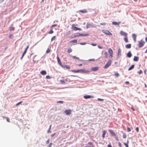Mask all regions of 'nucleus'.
<instances>
[{
  "mask_svg": "<svg viewBox=\"0 0 147 147\" xmlns=\"http://www.w3.org/2000/svg\"><path fill=\"white\" fill-rule=\"evenodd\" d=\"M132 36L134 41H136V34H132Z\"/></svg>",
  "mask_w": 147,
  "mask_h": 147,
  "instance_id": "2eb2a0df",
  "label": "nucleus"
},
{
  "mask_svg": "<svg viewBox=\"0 0 147 147\" xmlns=\"http://www.w3.org/2000/svg\"><path fill=\"white\" fill-rule=\"evenodd\" d=\"M22 102V101H20L19 102H18V103H17V104H16V106H17L18 105H19L20 104H21V103Z\"/></svg>",
  "mask_w": 147,
  "mask_h": 147,
  "instance_id": "a19ab883",
  "label": "nucleus"
},
{
  "mask_svg": "<svg viewBox=\"0 0 147 147\" xmlns=\"http://www.w3.org/2000/svg\"><path fill=\"white\" fill-rule=\"evenodd\" d=\"M13 36V35L12 34H11L9 35V37L10 38H11V37Z\"/></svg>",
  "mask_w": 147,
  "mask_h": 147,
  "instance_id": "680f3d73",
  "label": "nucleus"
},
{
  "mask_svg": "<svg viewBox=\"0 0 147 147\" xmlns=\"http://www.w3.org/2000/svg\"><path fill=\"white\" fill-rule=\"evenodd\" d=\"M79 11L82 13H87V11L86 9L79 10Z\"/></svg>",
  "mask_w": 147,
  "mask_h": 147,
  "instance_id": "f3484780",
  "label": "nucleus"
},
{
  "mask_svg": "<svg viewBox=\"0 0 147 147\" xmlns=\"http://www.w3.org/2000/svg\"><path fill=\"white\" fill-rule=\"evenodd\" d=\"M40 73L42 75H45L47 74V72L45 70H42L40 71Z\"/></svg>",
  "mask_w": 147,
  "mask_h": 147,
  "instance_id": "a211bd4d",
  "label": "nucleus"
},
{
  "mask_svg": "<svg viewBox=\"0 0 147 147\" xmlns=\"http://www.w3.org/2000/svg\"><path fill=\"white\" fill-rule=\"evenodd\" d=\"M145 43V42L143 40H141L139 42L138 46L139 48H141L144 45Z\"/></svg>",
  "mask_w": 147,
  "mask_h": 147,
  "instance_id": "f03ea898",
  "label": "nucleus"
},
{
  "mask_svg": "<svg viewBox=\"0 0 147 147\" xmlns=\"http://www.w3.org/2000/svg\"><path fill=\"white\" fill-rule=\"evenodd\" d=\"M118 52V54L121 53V50L120 49H119Z\"/></svg>",
  "mask_w": 147,
  "mask_h": 147,
  "instance_id": "6e6d98bb",
  "label": "nucleus"
},
{
  "mask_svg": "<svg viewBox=\"0 0 147 147\" xmlns=\"http://www.w3.org/2000/svg\"><path fill=\"white\" fill-rule=\"evenodd\" d=\"M131 54L130 51L127 54V56L128 57H130L131 56Z\"/></svg>",
  "mask_w": 147,
  "mask_h": 147,
  "instance_id": "aec40b11",
  "label": "nucleus"
},
{
  "mask_svg": "<svg viewBox=\"0 0 147 147\" xmlns=\"http://www.w3.org/2000/svg\"><path fill=\"white\" fill-rule=\"evenodd\" d=\"M5 118L6 119L7 121L9 122H10L9 119V118L8 117H5Z\"/></svg>",
  "mask_w": 147,
  "mask_h": 147,
  "instance_id": "4c0bfd02",
  "label": "nucleus"
},
{
  "mask_svg": "<svg viewBox=\"0 0 147 147\" xmlns=\"http://www.w3.org/2000/svg\"><path fill=\"white\" fill-rule=\"evenodd\" d=\"M50 50L49 49H47V51L46 53H48L49 52H50Z\"/></svg>",
  "mask_w": 147,
  "mask_h": 147,
  "instance_id": "37998d69",
  "label": "nucleus"
},
{
  "mask_svg": "<svg viewBox=\"0 0 147 147\" xmlns=\"http://www.w3.org/2000/svg\"><path fill=\"white\" fill-rule=\"evenodd\" d=\"M134 65H131V66L129 67V68L128 69L129 70H130L133 69L134 67Z\"/></svg>",
  "mask_w": 147,
  "mask_h": 147,
  "instance_id": "b1692460",
  "label": "nucleus"
},
{
  "mask_svg": "<svg viewBox=\"0 0 147 147\" xmlns=\"http://www.w3.org/2000/svg\"><path fill=\"white\" fill-rule=\"evenodd\" d=\"M98 47L100 49H102L103 48L102 47H100V46L99 45H98Z\"/></svg>",
  "mask_w": 147,
  "mask_h": 147,
  "instance_id": "4d7b16f0",
  "label": "nucleus"
},
{
  "mask_svg": "<svg viewBox=\"0 0 147 147\" xmlns=\"http://www.w3.org/2000/svg\"><path fill=\"white\" fill-rule=\"evenodd\" d=\"M52 145V143L51 142V143H50V144H49V147H51Z\"/></svg>",
  "mask_w": 147,
  "mask_h": 147,
  "instance_id": "09e8293b",
  "label": "nucleus"
},
{
  "mask_svg": "<svg viewBox=\"0 0 147 147\" xmlns=\"http://www.w3.org/2000/svg\"><path fill=\"white\" fill-rule=\"evenodd\" d=\"M62 67L63 68H66V69H69L70 68V67L69 66L67 65H63V67Z\"/></svg>",
  "mask_w": 147,
  "mask_h": 147,
  "instance_id": "dca6fc26",
  "label": "nucleus"
},
{
  "mask_svg": "<svg viewBox=\"0 0 147 147\" xmlns=\"http://www.w3.org/2000/svg\"><path fill=\"white\" fill-rule=\"evenodd\" d=\"M127 130L129 132H130L131 131L130 128L129 127H127Z\"/></svg>",
  "mask_w": 147,
  "mask_h": 147,
  "instance_id": "58836bf2",
  "label": "nucleus"
},
{
  "mask_svg": "<svg viewBox=\"0 0 147 147\" xmlns=\"http://www.w3.org/2000/svg\"><path fill=\"white\" fill-rule=\"evenodd\" d=\"M55 133H54V134H52L51 135V136L52 137H53V136L55 135Z\"/></svg>",
  "mask_w": 147,
  "mask_h": 147,
  "instance_id": "69168bd1",
  "label": "nucleus"
},
{
  "mask_svg": "<svg viewBox=\"0 0 147 147\" xmlns=\"http://www.w3.org/2000/svg\"><path fill=\"white\" fill-rule=\"evenodd\" d=\"M115 76L116 77H118L119 75V74L118 73H115Z\"/></svg>",
  "mask_w": 147,
  "mask_h": 147,
  "instance_id": "c9c22d12",
  "label": "nucleus"
},
{
  "mask_svg": "<svg viewBox=\"0 0 147 147\" xmlns=\"http://www.w3.org/2000/svg\"><path fill=\"white\" fill-rule=\"evenodd\" d=\"M118 145L119 147H122L121 144L120 142H118Z\"/></svg>",
  "mask_w": 147,
  "mask_h": 147,
  "instance_id": "a18cd8bd",
  "label": "nucleus"
},
{
  "mask_svg": "<svg viewBox=\"0 0 147 147\" xmlns=\"http://www.w3.org/2000/svg\"><path fill=\"white\" fill-rule=\"evenodd\" d=\"M71 111L70 109L66 110L64 112L66 115H70L71 113Z\"/></svg>",
  "mask_w": 147,
  "mask_h": 147,
  "instance_id": "423d86ee",
  "label": "nucleus"
},
{
  "mask_svg": "<svg viewBox=\"0 0 147 147\" xmlns=\"http://www.w3.org/2000/svg\"><path fill=\"white\" fill-rule=\"evenodd\" d=\"M138 59H139V57H136V56H135L134 57V61H138Z\"/></svg>",
  "mask_w": 147,
  "mask_h": 147,
  "instance_id": "4be33fe9",
  "label": "nucleus"
},
{
  "mask_svg": "<svg viewBox=\"0 0 147 147\" xmlns=\"http://www.w3.org/2000/svg\"><path fill=\"white\" fill-rule=\"evenodd\" d=\"M111 60H109L105 66L104 68L105 69L107 68L111 65Z\"/></svg>",
  "mask_w": 147,
  "mask_h": 147,
  "instance_id": "20e7f679",
  "label": "nucleus"
},
{
  "mask_svg": "<svg viewBox=\"0 0 147 147\" xmlns=\"http://www.w3.org/2000/svg\"><path fill=\"white\" fill-rule=\"evenodd\" d=\"M80 45H85L86 44V43H80Z\"/></svg>",
  "mask_w": 147,
  "mask_h": 147,
  "instance_id": "5fc2aeb1",
  "label": "nucleus"
},
{
  "mask_svg": "<svg viewBox=\"0 0 147 147\" xmlns=\"http://www.w3.org/2000/svg\"><path fill=\"white\" fill-rule=\"evenodd\" d=\"M72 57L74 59H79V57H76L75 56H73Z\"/></svg>",
  "mask_w": 147,
  "mask_h": 147,
  "instance_id": "2f4dec72",
  "label": "nucleus"
},
{
  "mask_svg": "<svg viewBox=\"0 0 147 147\" xmlns=\"http://www.w3.org/2000/svg\"><path fill=\"white\" fill-rule=\"evenodd\" d=\"M77 42V40H72L70 42H72L73 43H76Z\"/></svg>",
  "mask_w": 147,
  "mask_h": 147,
  "instance_id": "cd10ccee",
  "label": "nucleus"
},
{
  "mask_svg": "<svg viewBox=\"0 0 147 147\" xmlns=\"http://www.w3.org/2000/svg\"><path fill=\"white\" fill-rule=\"evenodd\" d=\"M105 58H107L108 57V55L107 52L105 51Z\"/></svg>",
  "mask_w": 147,
  "mask_h": 147,
  "instance_id": "c85d7f7f",
  "label": "nucleus"
},
{
  "mask_svg": "<svg viewBox=\"0 0 147 147\" xmlns=\"http://www.w3.org/2000/svg\"><path fill=\"white\" fill-rule=\"evenodd\" d=\"M25 54L24 53H23L22 54V57H21V60L22 59L23 57L24 56Z\"/></svg>",
  "mask_w": 147,
  "mask_h": 147,
  "instance_id": "de8ad7c7",
  "label": "nucleus"
},
{
  "mask_svg": "<svg viewBox=\"0 0 147 147\" xmlns=\"http://www.w3.org/2000/svg\"><path fill=\"white\" fill-rule=\"evenodd\" d=\"M115 139H116V140L117 141H119V139L117 138V137H115Z\"/></svg>",
  "mask_w": 147,
  "mask_h": 147,
  "instance_id": "0e129e2a",
  "label": "nucleus"
},
{
  "mask_svg": "<svg viewBox=\"0 0 147 147\" xmlns=\"http://www.w3.org/2000/svg\"><path fill=\"white\" fill-rule=\"evenodd\" d=\"M14 29L15 28L13 27H11L9 28V29L10 31L14 30Z\"/></svg>",
  "mask_w": 147,
  "mask_h": 147,
  "instance_id": "a878e982",
  "label": "nucleus"
},
{
  "mask_svg": "<svg viewBox=\"0 0 147 147\" xmlns=\"http://www.w3.org/2000/svg\"><path fill=\"white\" fill-rule=\"evenodd\" d=\"M92 45L93 46H96V44L92 43Z\"/></svg>",
  "mask_w": 147,
  "mask_h": 147,
  "instance_id": "e2e57ef3",
  "label": "nucleus"
},
{
  "mask_svg": "<svg viewBox=\"0 0 147 147\" xmlns=\"http://www.w3.org/2000/svg\"><path fill=\"white\" fill-rule=\"evenodd\" d=\"M124 144L125 146H126V147H129L128 144V143H126L125 142H124Z\"/></svg>",
  "mask_w": 147,
  "mask_h": 147,
  "instance_id": "473e14b6",
  "label": "nucleus"
},
{
  "mask_svg": "<svg viewBox=\"0 0 147 147\" xmlns=\"http://www.w3.org/2000/svg\"><path fill=\"white\" fill-rule=\"evenodd\" d=\"M50 141V139H49L47 141L46 143L47 144H48L49 143Z\"/></svg>",
  "mask_w": 147,
  "mask_h": 147,
  "instance_id": "8fccbe9b",
  "label": "nucleus"
},
{
  "mask_svg": "<svg viewBox=\"0 0 147 147\" xmlns=\"http://www.w3.org/2000/svg\"><path fill=\"white\" fill-rule=\"evenodd\" d=\"M88 144L90 145H92V146L93 147V144L91 142H89L88 143Z\"/></svg>",
  "mask_w": 147,
  "mask_h": 147,
  "instance_id": "79ce46f5",
  "label": "nucleus"
},
{
  "mask_svg": "<svg viewBox=\"0 0 147 147\" xmlns=\"http://www.w3.org/2000/svg\"><path fill=\"white\" fill-rule=\"evenodd\" d=\"M29 46L28 45V46L26 47V48L25 49H28V48H29Z\"/></svg>",
  "mask_w": 147,
  "mask_h": 147,
  "instance_id": "774afa93",
  "label": "nucleus"
},
{
  "mask_svg": "<svg viewBox=\"0 0 147 147\" xmlns=\"http://www.w3.org/2000/svg\"><path fill=\"white\" fill-rule=\"evenodd\" d=\"M56 38V36H53L52 38H51V41H52L53 40H55V38Z\"/></svg>",
  "mask_w": 147,
  "mask_h": 147,
  "instance_id": "bb28decb",
  "label": "nucleus"
},
{
  "mask_svg": "<svg viewBox=\"0 0 147 147\" xmlns=\"http://www.w3.org/2000/svg\"><path fill=\"white\" fill-rule=\"evenodd\" d=\"M108 52L109 54V57L111 59L113 57V52L111 48H109L108 50Z\"/></svg>",
  "mask_w": 147,
  "mask_h": 147,
  "instance_id": "7ed1b4c3",
  "label": "nucleus"
},
{
  "mask_svg": "<svg viewBox=\"0 0 147 147\" xmlns=\"http://www.w3.org/2000/svg\"><path fill=\"white\" fill-rule=\"evenodd\" d=\"M106 23L105 22L102 23H101L100 24V25H105L106 24Z\"/></svg>",
  "mask_w": 147,
  "mask_h": 147,
  "instance_id": "49530a36",
  "label": "nucleus"
},
{
  "mask_svg": "<svg viewBox=\"0 0 147 147\" xmlns=\"http://www.w3.org/2000/svg\"><path fill=\"white\" fill-rule=\"evenodd\" d=\"M121 23V22H112V24L114 25H119Z\"/></svg>",
  "mask_w": 147,
  "mask_h": 147,
  "instance_id": "4468645a",
  "label": "nucleus"
},
{
  "mask_svg": "<svg viewBox=\"0 0 147 147\" xmlns=\"http://www.w3.org/2000/svg\"><path fill=\"white\" fill-rule=\"evenodd\" d=\"M72 29L75 31H77L78 30H81L82 29L80 28H78L75 26L74 24H73L71 25Z\"/></svg>",
  "mask_w": 147,
  "mask_h": 147,
  "instance_id": "f257e3e1",
  "label": "nucleus"
},
{
  "mask_svg": "<svg viewBox=\"0 0 147 147\" xmlns=\"http://www.w3.org/2000/svg\"><path fill=\"white\" fill-rule=\"evenodd\" d=\"M60 81L61 84H65L66 83V82H67V81L66 79H63L62 80H61Z\"/></svg>",
  "mask_w": 147,
  "mask_h": 147,
  "instance_id": "ddd939ff",
  "label": "nucleus"
},
{
  "mask_svg": "<svg viewBox=\"0 0 147 147\" xmlns=\"http://www.w3.org/2000/svg\"><path fill=\"white\" fill-rule=\"evenodd\" d=\"M106 131L105 130L103 131V133L102 134V137L103 138H104L105 137V135L106 134Z\"/></svg>",
  "mask_w": 147,
  "mask_h": 147,
  "instance_id": "412c9836",
  "label": "nucleus"
},
{
  "mask_svg": "<svg viewBox=\"0 0 147 147\" xmlns=\"http://www.w3.org/2000/svg\"><path fill=\"white\" fill-rule=\"evenodd\" d=\"M89 35V34H80L78 33V35H77L75 36L74 37H77V36H87Z\"/></svg>",
  "mask_w": 147,
  "mask_h": 147,
  "instance_id": "39448f33",
  "label": "nucleus"
},
{
  "mask_svg": "<svg viewBox=\"0 0 147 147\" xmlns=\"http://www.w3.org/2000/svg\"><path fill=\"white\" fill-rule=\"evenodd\" d=\"M131 44H129L125 45V47L127 49H129L131 47Z\"/></svg>",
  "mask_w": 147,
  "mask_h": 147,
  "instance_id": "6ab92c4d",
  "label": "nucleus"
},
{
  "mask_svg": "<svg viewBox=\"0 0 147 147\" xmlns=\"http://www.w3.org/2000/svg\"><path fill=\"white\" fill-rule=\"evenodd\" d=\"M108 147H112L111 145L110 144H109L108 146Z\"/></svg>",
  "mask_w": 147,
  "mask_h": 147,
  "instance_id": "338daca9",
  "label": "nucleus"
},
{
  "mask_svg": "<svg viewBox=\"0 0 147 147\" xmlns=\"http://www.w3.org/2000/svg\"><path fill=\"white\" fill-rule=\"evenodd\" d=\"M72 51V50L71 49H69L67 51V52L69 53L71 52Z\"/></svg>",
  "mask_w": 147,
  "mask_h": 147,
  "instance_id": "c756f323",
  "label": "nucleus"
},
{
  "mask_svg": "<svg viewBox=\"0 0 147 147\" xmlns=\"http://www.w3.org/2000/svg\"><path fill=\"white\" fill-rule=\"evenodd\" d=\"M80 71L82 73H87L88 72H89V71L86 70H85L84 69H80Z\"/></svg>",
  "mask_w": 147,
  "mask_h": 147,
  "instance_id": "f8f14e48",
  "label": "nucleus"
},
{
  "mask_svg": "<svg viewBox=\"0 0 147 147\" xmlns=\"http://www.w3.org/2000/svg\"><path fill=\"white\" fill-rule=\"evenodd\" d=\"M27 50L26 49H25L24 51V52L23 53L25 54L26 53Z\"/></svg>",
  "mask_w": 147,
  "mask_h": 147,
  "instance_id": "864d4df0",
  "label": "nucleus"
},
{
  "mask_svg": "<svg viewBox=\"0 0 147 147\" xmlns=\"http://www.w3.org/2000/svg\"><path fill=\"white\" fill-rule=\"evenodd\" d=\"M98 100L99 101H103V99L100 98H98Z\"/></svg>",
  "mask_w": 147,
  "mask_h": 147,
  "instance_id": "3c124183",
  "label": "nucleus"
},
{
  "mask_svg": "<svg viewBox=\"0 0 147 147\" xmlns=\"http://www.w3.org/2000/svg\"><path fill=\"white\" fill-rule=\"evenodd\" d=\"M129 82L128 81H126L125 82V84H129Z\"/></svg>",
  "mask_w": 147,
  "mask_h": 147,
  "instance_id": "052dcab7",
  "label": "nucleus"
},
{
  "mask_svg": "<svg viewBox=\"0 0 147 147\" xmlns=\"http://www.w3.org/2000/svg\"><path fill=\"white\" fill-rule=\"evenodd\" d=\"M78 66H81L82 65V64L80 63L77 65Z\"/></svg>",
  "mask_w": 147,
  "mask_h": 147,
  "instance_id": "13d9d810",
  "label": "nucleus"
},
{
  "mask_svg": "<svg viewBox=\"0 0 147 147\" xmlns=\"http://www.w3.org/2000/svg\"><path fill=\"white\" fill-rule=\"evenodd\" d=\"M126 135L125 133H123V138H126Z\"/></svg>",
  "mask_w": 147,
  "mask_h": 147,
  "instance_id": "7c9ffc66",
  "label": "nucleus"
},
{
  "mask_svg": "<svg viewBox=\"0 0 147 147\" xmlns=\"http://www.w3.org/2000/svg\"><path fill=\"white\" fill-rule=\"evenodd\" d=\"M120 34L122 36H123L125 37L127 36V34L126 32H123L122 31H121L120 32Z\"/></svg>",
  "mask_w": 147,
  "mask_h": 147,
  "instance_id": "0eeeda50",
  "label": "nucleus"
},
{
  "mask_svg": "<svg viewBox=\"0 0 147 147\" xmlns=\"http://www.w3.org/2000/svg\"><path fill=\"white\" fill-rule=\"evenodd\" d=\"M51 78V77L49 75L47 76H46V78L47 79H50Z\"/></svg>",
  "mask_w": 147,
  "mask_h": 147,
  "instance_id": "f704fd0d",
  "label": "nucleus"
},
{
  "mask_svg": "<svg viewBox=\"0 0 147 147\" xmlns=\"http://www.w3.org/2000/svg\"><path fill=\"white\" fill-rule=\"evenodd\" d=\"M108 33L107 34H108L109 35H112L111 33L109 31H107Z\"/></svg>",
  "mask_w": 147,
  "mask_h": 147,
  "instance_id": "c03bdc74",
  "label": "nucleus"
},
{
  "mask_svg": "<svg viewBox=\"0 0 147 147\" xmlns=\"http://www.w3.org/2000/svg\"><path fill=\"white\" fill-rule=\"evenodd\" d=\"M72 71L74 73H78L80 72V70H72Z\"/></svg>",
  "mask_w": 147,
  "mask_h": 147,
  "instance_id": "393cba45",
  "label": "nucleus"
},
{
  "mask_svg": "<svg viewBox=\"0 0 147 147\" xmlns=\"http://www.w3.org/2000/svg\"><path fill=\"white\" fill-rule=\"evenodd\" d=\"M57 60L58 63L62 67H63V65H62L59 57L58 56H57Z\"/></svg>",
  "mask_w": 147,
  "mask_h": 147,
  "instance_id": "1a4fd4ad",
  "label": "nucleus"
},
{
  "mask_svg": "<svg viewBox=\"0 0 147 147\" xmlns=\"http://www.w3.org/2000/svg\"><path fill=\"white\" fill-rule=\"evenodd\" d=\"M84 98L87 99L90 98H93L94 97L93 96H90L89 95H86L84 96Z\"/></svg>",
  "mask_w": 147,
  "mask_h": 147,
  "instance_id": "6e6552de",
  "label": "nucleus"
},
{
  "mask_svg": "<svg viewBox=\"0 0 147 147\" xmlns=\"http://www.w3.org/2000/svg\"><path fill=\"white\" fill-rule=\"evenodd\" d=\"M57 26V24H54L53 25H52V27H55V26Z\"/></svg>",
  "mask_w": 147,
  "mask_h": 147,
  "instance_id": "bf43d9fd",
  "label": "nucleus"
},
{
  "mask_svg": "<svg viewBox=\"0 0 147 147\" xmlns=\"http://www.w3.org/2000/svg\"><path fill=\"white\" fill-rule=\"evenodd\" d=\"M142 73V71L141 70H140L138 72V73L139 74H141Z\"/></svg>",
  "mask_w": 147,
  "mask_h": 147,
  "instance_id": "e433bc0d",
  "label": "nucleus"
},
{
  "mask_svg": "<svg viewBox=\"0 0 147 147\" xmlns=\"http://www.w3.org/2000/svg\"><path fill=\"white\" fill-rule=\"evenodd\" d=\"M136 130L137 132H139V128L138 127H137L136 128Z\"/></svg>",
  "mask_w": 147,
  "mask_h": 147,
  "instance_id": "ea45409f",
  "label": "nucleus"
},
{
  "mask_svg": "<svg viewBox=\"0 0 147 147\" xmlns=\"http://www.w3.org/2000/svg\"><path fill=\"white\" fill-rule=\"evenodd\" d=\"M124 40L126 42H128V38L127 36H125L124 38Z\"/></svg>",
  "mask_w": 147,
  "mask_h": 147,
  "instance_id": "5701e85b",
  "label": "nucleus"
},
{
  "mask_svg": "<svg viewBox=\"0 0 147 147\" xmlns=\"http://www.w3.org/2000/svg\"><path fill=\"white\" fill-rule=\"evenodd\" d=\"M98 69V67H96L92 68L91 70L93 71H97Z\"/></svg>",
  "mask_w": 147,
  "mask_h": 147,
  "instance_id": "9b49d317",
  "label": "nucleus"
},
{
  "mask_svg": "<svg viewBox=\"0 0 147 147\" xmlns=\"http://www.w3.org/2000/svg\"><path fill=\"white\" fill-rule=\"evenodd\" d=\"M63 101H58L57 102V103H63Z\"/></svg>",
  "mask_w": 147,
  "mask_h": 147,
  "instance_id": "603ef678",
  "label": "nucleus"
},
{
  "mask_svg": "<svg viewBox=\"0 0 147 147\" xmlns=\"http://www.w3.org/2000/svg\"><path fill=\"white\" fill-rule=\"evenodd\" d=\"M53 32L54 31L53 30H51L49 32V34H53Z\"/></svg>",
  "mask_w": 147,
  "mask_h": 147,
  "instance_id": "72a5a7b5",
  "label": "nucleus"
},
{
  "mask_svg": "<svg viewBox=\"0 0 147 147\" xmlns=\"http://www.w3.org/2000/svg\"><path fill=\"white\" fill-rule=\"evenodd\" d=\"M109 131L112 136H116V134L112 130L110 129L109 130Z\"/></svg>",
  "mask_w": 147,
  "mask_h": 147,
  "instance_id": "9d476101",
  "label": "nucleus"
}]
</instances>
